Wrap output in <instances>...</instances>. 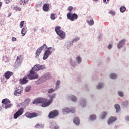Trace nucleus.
Segmentation results:
<instances>
[{"mask_svg": "<svg viewBox=\"0 0 129 129\" xmlns=\"http://www.w3.org/2000/svg\"><path fill=\"white\" fill-rule=\"evenodd\" d=\"M50 127L51 129H59V126L55 123V122H52L50 125Z\"/></svg>", "mask_w": 129, "mask_h": 129, "instance_id": "f3484780", "label": "nucleus"}, {"mask_svg": "<svg viewBox=\"0 0 129 129\" xmlns=\"http://www.w3.org/2000/svg\"><path fill=\"white\" fill-rule=\"evenodd\" d=\"M67 18L70 21L73 22L78 19V15L75 13L72 14L71 12H69L67 15Z\"/></svg>", "mask_w": 129, "mask_h": 129, "instance_id": "20e7f679", "label": "nucleus"}, {"mask_svg": "<svg viewBox=\"0 0 129 129\" xmlns=\"http://www.w3.org/2000/svg\"><path fill=\"white\" fill-rule=\"evenodd\" d=\"M87 23L88 24L89 26H93V25H94V21H93V20H87Z\"/></svg>", "mask_w": 129, "mask_h": 129, "instance_id": "f704fd0d", "label": "nucleus"}, {"mask_svg": "<svg viewBox=\"0 0 129 129\" xmlns=\"http://www.w3.org/2000/svg\"><path fill=\"white\" fill-rule=\"evenodd\" d=\"M56 97V94H53L49 96V100L43 98H37L35 99L32 102L33 104L38 103H42L41 106L42 107H46L49 106L52 102H53V99Z\"/></svg>", "mask_w": 129, "mask_h": 129, "instance_id": "f257e3e1", "label": "nucleus"}, {"mask_svg": "<svg viewBox=\"0 0 129 129\" xmlns=\"http://www.w3.org/2000/svg\"><path fill=\"white\" fill-rule=\"evenodd\" d=\"M5 1L6 4H9V3H10V2H11L12 0H5Z\"/></svg>", "mask_w": 129, "mask_h": 129, "instance_id": "5fc2aeb1", "label": "nucleus"}, {"mask_svg": "<svg viewBox=\"0 0 129 129\" xmlns=\"http://www.w3.org/2000/svg\"><path fill=\"white\" fill-rule=\"evenodd\" d=\"M24 113V109L21 108L19 109L16 113L14 114V118L15 119H17L19 117V116H20V115H22Z\"/></svg>", "mask_w": 129, "mask_h": 129, "instance_id": "6e6552de", "label": "nucleus"}, {"mask_svg": "<svg viewBox=\"0 0 129 129\" xmlns=\"http://www.w3.org/2000/svg\"><path fill=\"white\" fill-rule=\"evenodd\" d=\"M30 90H31V86H27L26 87L25 91L26 92H29V91H30Z\"/></svg>", "mask_w": 129, "mask_h": 129, "instance_id": "a18cd8bd", "label": "nucleus"}, {"mask_svg": "<svg viewBox=\"0 0 129 129\" xmlns=\"http://www.w3.org/2000/svg\"><path fill=\"white\" fill-rule=\"evenodd\" d=\"M47 80H46L45 77L44 76H42L41 77H40L39 80H38V83H43V82H45Z\"/></svg>", "mask_w": 129, "mask_h": 129, "instance_id": "b1692460", "label": "nucleus"}, {"mask_svg": "<svg viewBox=\"0 0 129 129\" xmlns=\"http://www.w3.org/2000/svg\"><path fill=\"white\" fill-rule=\"evenodd\" d=\"M0 110H1V108H0Z\"/></svg>", "mask_w": 129, "mask_h": 129, "instance_id": "69168bd1", "label": "nucleus"}, {"mask_svg": "<svg viewBox=\"0 0 129 129\" xmlns=\"http://www.w3.org/2000/svg\"><path fill=\"white\" fill-rule=\"evenodd\" d=\"M29 3V0H20V4L21 6H26Z\"/></svg>", "mask_w": 129, "mask_h": 129, "instance_id": "a878e982", "label": "nucleus"}, {"mask_svg": "<svg viewBox=\"0 0 129 129\" xmlns=\"http://www.w3.org/2000/svg\"><path fill=\"white\" fill-rule=\"evenodd\" d=\"M0 7H2V4L0 3Z\"/></svg>", "mask_w": 129, "mask_h": 129, "instance_id": "e2e57ef3", "label": "nucleus"}, {"mask_svg": "<svg viewBox=\"0 0 129 129\" xmlns=\"http://www.w3.org/2000/svg\"><path fill=\"white\" fill-rule=\"evenodd\" d=\"M3 107L5 108V109H8V108H10L11 106H12V104H11V101L9 99H4L2 100Z\"/></svg>", "mask_w": 129, "mask_h": 129, "instance_id": "39448f33", "label": "nucleus"}, {"mask_svg": "<svg viewBox=\"0 0 129 129\" xmlns=\"http://www.w3.org/2000/svg\"><path fill=\"white\" fill-rule=\"evenodd\" d=\"M68 98L72 100V101H73L74 102H76V101H77V98L76 96L73 95H69L68 96Z\"/></svg>", "mask_w": 129, "mask_h": 129, "instance_id": "dca6fc26", "label": "nucleus"}, {"mask_svg": "<svg viewBox=\"0 0 129 129\" xmlns=\"http://www.w3.org/2000/svg\"><path fill=\"white\" fill-rule=\"evenodd\" d=\"M59 114V112L58 110H54L52 111H51L48 114L49 118H54V117H56Z\"/></svg>", "mask_w": 129, "mask_h": 129, "instance_id": "0eeeda50", "label": "nucleus"}, {"mask_svg": "<svg viewBox=\"0 0 129 129\" xmlns=\"http://www.w3.org/2000/svg\"><path fill=\"white\" fill-rule=\"evenodd\" d=\"M52 50H53V51H55V48H53V49H52Z\"/></svg>", "mask_w": 129, "mask_h": 129, "instance_id": "680f3d73", "label": "nucleus"}, {"mask_svg": "<svg viewBox=\"0 0 129 129\" xmlns=\"http://www.w3.org/2000/svg\"><path fill=\"white\" fill-rule=\"evenodd\" d=\"M46 49H47L46 50H49L50 51V50H51V49H52V47H49L47 48Z\"/></svg>", "mask_w": 129, "mask_h": 129, "instance_id": "6e6d98bb", "label": "nucleus"}, {"mask_svg": "<svg viewBox=\"0 0 129 129\" xmlns=\"http://www.w3.org/2000/svg\"><path fill=\"white\" fill-rule=\"evenodd\" d=\"M43 76L46 80H48V79H50L51 78V75L49 73H47L44 75Z\"/></svg>", "mask_w": 129, "mask_h": 129, "instance_id": "2f4dec72", "label": "nucleus"}, {"mask_svg": "<svg viewBox=\"0 0 129 129\" xmlns=\"http://www.w3.org/2000/svg\"><path fill=\"white\" fill-rule=\"evenodd\" d=\"M103 86H104V84H103V83H99L96 86V88L97 89H101Z\"/></svg>", "mask_w": 129, "mask_h": 129, "instance_id": "c85d7f7f", "label": "nucleus"}, {"mask_svg": "<svg viewBox=\"0 0 129 129\" xmlns=\"http://www.w3.org/2000/svg\"><path fill=\"white\" fill-rule=\"evenodd\" d=\"M63 113H69L72 112V113H74L75 112V108H73V109H70L68 107L63 108L62 110Z\"/></svg>", "mask_w": 129, "mask_h": 129, "instance_id": "9b49d317", "label": "nucleus"}, {"mask_svg": "<svg viewBox=\"0 0 129 129\" xmlns=\"http://www.w3.org/2000/svg\"><path fill=\"white\" fill-rule=\"evenodd\" d=\"M52 54V51L46 50L43 53V60H47V58Z\"/></svg>", "mask_w": 129, "mask_h": 129, "instance_id": "1a4fd4ad", "label": "nucleus"}, {"mask_svg": "<svg viewBox=\"0 0 129 129\" xmlns=\"http://www.w3.org/2000/svg\"><path fill=\"white\" fill-rule=\"evenodd\" d=\"M56 90H57V89H56V88H55V89H49L48 91V93H52V92H54V91H56Z\"/></svg>", "mask_w": 129, "mask_h": 129, "instance_id": "79ce46f5", "label": "nucleus"}, {"mask_svg": "<svg viewBox=\"0 0 129 129\" xmlns=\"http://www.w3.org/2000/svg\"><path fill=\"white\" fill-rule=\"evenodd\" d=\"M126 42V40L125 39H122L120 41H119L118 43L117 44V47L118 49H121L123 46L125 45V42Z\"/></svg>", "mask_w": 129, "mask_h": 129, "instance_id": "9d476101", "label": "nucleus"}, {"mask_svg": "<svg viewBox=\"0 0 129 129\" xmlns=\"http://www.w3.org/2000/svg\"><path fill=\"white\" fill-rule=\"evenodd\" d=\"M96 115L92 114L90 115L89 119H90L92 121H94V120H96Z\"/></svg>", "mask_w": 129, "mask_h": 129, "instance_id": "393cba45", "label": "nucleus"}, {"mask_svg": "<svg viewBox=\"0 0 129 129\" xmlns=\"http://www.w3.org/2000/svg\"><path fill=\"white\" fill-rule=\"evenodd\" d=\"M70 63L73 67H75L76 66V62H75V61L73 60V59L70 60Z\"/></svg>", "mask_w": 129, "mask_h": 129, "instance_id": "4c0bfd02", "label": "nucleus"}, {"mask_svg": "<svg viewBox=\"0 0 129 129\" xmlns=\"http://www.w3.org/2000/svg\"><path fill=\"white\" fill-rule=\"evenodd\" d=\"M27 100H28V101H30V99H27Z\"/></svg>", "mask_w": 129, "mask_h": 129, "instance_id": "0e129e2a", "label": "nucleus"}, {"mask_svg": "<svg viewBox=\"0 0 129 129\" xmlns=\"http://www.w3.org/2000/svg\"><path fill=\"white\" fill-rule=\"evenodd\" d=\"M11 14H9L8 17H11Z\"/></svg>", "mask_w": 129, "mask_h": 129, "instance_id": "bf43d9fd", "label": "nucleus"}, {"mask_svg": "<svg viewBox=\"0 0 129 129\" xmlns=\"http://www.w3.org/2000/svg\"><path fill=\"white\" fill-rule=\"evenodd\" d=\"M22 62H23V58H22V55L18 56L17 57L16 63H17L18 65H20Z\"/></svg>", "mask_w": 129, "mask_h": 129, "instance_id": "2eb2a0df", "label": "nucleus"}, {"mask_svg": "<svg viewBox=\"0 0 129 129\" xmlns=\"http://www.w3.org/2000/svg\"><path fill=\"white\" fill-rule=\"evenodd\" d=\"M36 71L33 70V68L30 71V73L27 76L28 79L30 80H33L34 79H38L39 78V76L38 74L36 73Z\"/></svg>", "mask_w": 129, "mask_h": 129, "instance_id": "7ed1b4c3", "label": "nucleus"}, {"mask_svg": "<svg viewBox=\"0 0 129 129\" xmlns=\"http://www.w3.org/2000/svg\"><path fill=\"white\" fill-rule=\"evenodd\" d=\"M12 75H13V72H12L7 71L5 73V77L7 80L10 79V78L12 76Z\"/></svg>", "mask_w": 129, "mask_h": 129, "instance_id": "4468645a", "label": "nucleus"}, {"mask_svg": "<svg viewBox=\"0 0 129 129\" xmlns=\"http://www.w3.org/2000/svg\"><path fill=\"white\" fill-rule=\"evenodd\" d=\"M27 32L28 29H27V27H23L21 30V34L22 37H24L25 35L27 34Z\"/></svg>", "mask_w": 129, "mask_h": 129, "instance_id": "aec40b11", "label": "nucleus"}, {"mask_svg": "<svg viewBox=\"0 0 129 129\" xmlns=\"http://www.w3.org/2000/svg\"><path fill=\"white\" fill-rule=\"evenodd\" d=\"M72 10H73V7H72V6H70L68 8V11H69V12H72Z\"/></svg>", "mask_w": 129, "mask_h": 129, "instance_id": "09e8293b", "label": "nucleus"}, {"mask_svg": "<svg viewBox=\"0 0 129 129\" xmlns=\"http://www.w3.org/2000/svg\"><path fill=\"white\" fill-rule=\"evenodd\" d=\"M114 108L116 109V112H119V110H120V106L118 104H115Z\"/></svg>", "mask_w": 129, "mask_h": 129, "instance_id": "72a5a7b5", "label": "nucleus"}, {"mask_svg": "<svg viewBox=\"0 0 129 129\" xmlns=\"http://www.w3.org/2000/svg\"><path fill=\"white\" fill-rule=\"evenodd\" d=\"M25 116L28 117V118H33V117H37V116H38V114L36 113H30V112H27L25 114Z\"/></svg>", "mask_w": 129, "mask_h": 129, "instance_id": "f8f14e48", "label": "nucleus"}, {"mask_svg": "<svg viewBox=\"0 0 129 129\" xmlns=\"http://www.w3.org/2000/svg\"><path fill=\"white\" fill-rule=\"evenodd\" d=\"M22 88L20 87V89H17L14 92V95L15 96H20V94L22 93Z\"/></svg>", "mask_w": 129, "mask_h": 129, "instance_id": "6ab92c4d", "label": "nucleus"}, {"mask_svg": "<svg viewBox=\"0 0 129 129\" xmlns=\"http://www.w3.org/2000/svg\"><path fill=\"white\" fill-rule=\"evenodd\" d=\"M109 14H110V15H112V16H115V12H113V11L110 12Z\"/></svg>", "mask_w": 129, "mask_h": 129, "instance_id": "603ef678", "label": "nucleus"}, {"mask_svg": "<svg viewBox=\"0 0 129 129\" xmlns=\"http://www.w3.org/2000/svg\"><path fill=\"white\" fill-rule=\"evenodd\" d=\"M80 104L82 107H85L86 106V100L84 99H82L80 101Z\"/></svg>", "mask_w": 129, "mask_h": 129, "instance_id": "a211bd4d", "label": "nucleus"}, {"mask_svg": "<svg viewBox=\"0 0 129 129\" xmlns=\"http://www.w3.org/2000/svg\"><path fill=\"white\" fill-rule=\"evenodd\" d=\"M126 10V8L125 7L122 6L120 8V13H124Z\"/></svg>", "mask_w": 129, "mask_h": 129, "instance_id": "58836bf2", "label": "nucleus"}, {"mask_svg": "<svg viewBox=\"0 0 129 129\" xmlns=\"http://www.w3.org/2000/svg\"><path fill=\"white\" fill-rule=\"evenodd\" d=\"M116 117H114V116H111L110 117L108 120V124L109 125H110V124H111L112 123V122H114V121H115V120H116Z\"/></svg>", "mask_w": 129, "mask_h": 129, "instance_id": "ddd939ff", "label": "nucleus"}, {"mask_svg": "<svg viewBox=\"0 0 129 129\" xmlns=\"http://www.w3.org/2000/svg\"><path fill=\"white\" fill-rule=\"evenodd\" d=\"M1 82H4V81L3 80V79L1 80Z\"/></svg>", "mask_w": 129, "mask_h": 129, "instance_id": "052dcab7", "label": "nucleus"}, {"mask_svg": "<svg viewBox=\"0 0 129 129\" xmlns=\"http://www.w3.org/2000/svg\"><path fill=\"white\" fill-rule=\"evenodd\" d=\"M42 52V50L39 48H38L36 51V52H35V55H36V57H39V56H40V54H41Z\"/></svg>", "mask_w": 129, "mask_h": 129, "instance_id": "c756f323", "label": "nucleus"}, {"mask_svg": "<svg viewBox=\"0 0 129 129\" xmlns=\"http://www.w3.org/2000/svg\"><path fill=\"white\" fill-rule=\"evenodd\" d=\"M16 11H18V12H21V11H22V9H21V8H19V7H16L15 8Z\"/></svg>", "mask_w": 129, "mask_h": 129, "instance_id": "3c124183", "label": "nucleus"}, {"mask_svg": "<svg viewBox=\"0 0 129 129\" xmlns=\"http://www.w3.org/2000/svg\"><path fill=\"white\" fill-rule=\"evenodd\" d=\"M50 19L51 20H55V14H51L50 15Z\"/></svg>", "mask_w": 129, "mask_h": 129, "instance_id": "49530a36", "label": "nucleus"}, {"mask_svg": "<svg viewBox=\"0 0 129 129\" xmlns=\"http://www.w3.org/2000/svg\"><path fill=\"white\" fill-rule=\"evenodd\" d=\"M60 83H61V82L60 81H57L56 83V86L55 89H58L59 88V86L60 85Z\"/></svg>", "mask_w": 129, "mask_h": 129, "instance_id": "a19ab883", "label": "nucleus"}, {"mask_svg": "<svg viewBox=\"0 0 129 129\" xmlns=\"http://www.w3.org/2000/svg\"><path fill=\"white\" fill-rule=\"evenodd\" d=\"M117 94L119 95V96H120V97H123V92L122 91H118L117 92Z\"/></svg>", "mask_w": 129, "mask_h": 129, "instance_id": "c03bdc74", "label": "nucleus"}, {"mask_svg": "<svg viewBox=\"0 0 129 129\" xmlns=\"http://www.w3.org/2000/svg\"><path fill=\"white\" fill-rule=\"evenodd\" d=\"M55 32L56 33L57 35H58L60 37L61 40H64V39H65L66 37V33L64 31L61 30V27H55Z\"/></svg>", "mask_w": 129, "mask_h": 129, "instance_id": "f03ea898", "label": "nucleus"}, {"mask_svg": "<svg viewBox=\"0 0 129 129\" xmlns=\"http://www.w3.org/2000/svg\"><path fill=\"white\" fill-rule=\"evenodd\" d=\"M28 77H24L23 79L20 80V84H26L28 83V80H27Z\"/></svg>", "mask_w": 129, "mask_h": 129, "instance_id": "412c9836", "label": "nucleus"}, {"mask_svg": "<svg viewBox=\"0 0 129 129\" xmlns=\"http://www.w3.org/2000/svg\"><path fill=\"white\" fill-rule=\"evenodd\" d=\"M74 123L76 124V125H79L80 123V120H79V118H78V117H76L74 119Z\"/></svg>", "mask_w": 129, "mask_h": 129, "instance_id": "5701e85b", "label": "nucleus"}, {"mask_svg": "<svg viewBox=\"0 0 129 129\" xmlns=\"http://www.w3.org/2000/svg\"><path fill=\"white\" fill-rule=\"evenodd\" d=\"M128 101H123L121 102V105L122 106H123V107H126L127 105H128Z\"/></svg>", "mask_w": 129, "mask_h": 129, "instance_id": "473e14b6", "label": "nucleus"}, {"mask_svg": "<svg viewBox=\"0 0 129 129\" xmlns=\"http://www.w3.org/2000/svg\"><path fill=\"white\" fill-rule=\"evenodd\" d=\"M72 45H73V43L72 41H69L67 43V48L68 49H70V47H71V46H72Z\"/></svg>", "mask_w": 129, "mask_h": 129, "instance_id": "ea45409f", "label": "nucleus"}, {"mask_svg": "<svg viewBox=\"0 0 129 129\" xmlns=\"http://www.w3.org/2000/svg\"><path fill=\"white\" fill-rule=\"evenodd\" d=\"M40 49L42 51V50H46L47 49V44H44L41 47H39Z\"/></svg>", "mask_w": 129, "mask_h": 129, "instance_id": "c9c22d12", "label": "nucleus"}, {"mask_svg": "<svg viewBox=\"0 0 129 129\" xmlns=\"http://www.w3.org/2000/svg\"><path fill=\"white\" fill-rule=\"evenodd\" d=\"M108 49H111L112 48V45L111 44H109L107 46Z\"/></svg>", "mask_w": 129, "mask_h": 129, "instance_id": "864d4df0", "label": "nucleus"}, {"mask_svg": "<svg viewBox=\"0 0 129 129\" xmlns=\"http://www.w3.org/2000/svg\"><path fill=\"white\" fill-rule=\"evenodd\" d=\"M35 128H43L44 127V125L37 124L36 125H35Z\"/></svg>", "mask_w": 129, "mask_h": 129, "instance_id": "e433bc0d", "label": "nucleus"}, {"mask_svg": "<svg viewBox=\"0 0 129 129\" xmlns=\"http://www.w3.org/2000/svg\"><path fill=\"white\" fill-rule=\"evenodd\" d=\"M103 3H106V0H103ZM107 2H109V0H107Z\"/></svg>", "mask_w": 129, "mask_h": 129, "instance_id": "4d7b16f0", "label": "nucleus"}, {"mask_svg": "<svg viewBox=\"0 0 129 129\" xmlns=\"http://www.w3.org/2000/svg\"><path fill=\"white\" fill-rule=\"evenodd\" d=\"M33 70L34 71H39L40 70H43V69H46L45 65L43 64H36L33 68Z\"/></svg>", "mask_w": 129, "mask_h": 129, "instance_id": "423d86ee", "label": "nucleus"}, {"mask_svg": "<svg viewBox=\"0 0 129 129\" xmlns=\"http://www.w3.org/2000/svg\"><path fill=\"white\" fill-rule=\"evenodd\" d=\"M11 40L12 42H16V41H17V38L13 37Z\"/></svg>", "mask_w": 129, "mask_h": 129, "instance_id": "8fccbe9b", "label": "nucleus"}, {"mask_svg": "<svg viewBox=\"0 0 129 129\" xmlns=\"http://www.w3.org/2000/svg\"><path fill=\"white\" fill-rule=\"evenodd\" d=\"M80 38L77 37H76L75 38H74V39L72 41V42L73 43H75L76 42H77L78 41H79L80 40Z\"/></svg>", "mask_w": 129, "mask_h": 129, "instance_id": "37998d69", "label": "nucleus"}, {"mask_svg": "<svg viewBox=\"0 0 129 129\" xmlns=\"http://www.w3.org/2000/svg\"><path fill=\"white\" fill-rule=\"evenodd\" d=\"M49 5L45 4L43 5V10L44 12H48L49 11Z\"/></svg>", "mask_w": 129, "mask_h": 129, "instance_id": "bb28decb", "label": "nucleus"}, {"mask_svg": "<svg viewBox=\"0 0 129 129\" xmlns=\"http://www.w3.org/2000/svg\"><path fill=\"white\" fill-rule=\"evenodd\" d=\"M116 77H117V75H116V74H114V73H111L110 74V78L111 79H116Z\"/></svg>", "mask_w": 129, "mask_h": 129, "instance_id": "7c9ffc66", "label": "nucleus"}, {"mask_svg": "<svg viewBox=\"0 0 129 129\" xmlns=\"http://www.w3.org/2000/svg\"><path fill=\"white\" fill-rule=\"evenodd\" d=\"M25 23V22L24 21H21L20 24V28H23L24 27V24Z\"/></svg>", "mask_w": 129, "mask_h": 129, "instance_id": "de8ad7c7", "label": "nucleus"}, {"mask_svg": "<svg viewBox=\"0 0 129 129\" xmlns=\"http://www.w3.org/2000/svg\"><path fill=\"white\" fill-rule=\"evenodd\" d=\"M76 61L78 64H81V62H82V58L80 56H77L76 58Z\"/></svg>", "mask_w": 129, "mask_h": 129, "instance_id": "cd10ccee", "label": "nucleus"}, {"mask_svg": "<svg viewBox=\"0 0 129 129\" xmlns=\"http://www.w3.org/2000/svg\"><path fill=\"white\" fill-rule=\"evenodd\" d=\"M106 115H107V112H106V111H103L100 114V119H104V118L106 117Z\"/></svg>", "mask_w": 129, "mask_h": 129, "instance_id": "4be33fe9", "label": "nucleus"}, {"mask_svg": "<svg viewBox=\"0 0 129 129\" xmlns=\"http://www.w3.org/2000/svg\"><path fill=\"white\" fill-rule=\"evenodd\" d=\"M59 20H62V17H59Z\"/></svg>", "mask_w": 129, "mask_h": 129, "instance_id": "13d9d810", "label": "nucleus"}]
</instances>
